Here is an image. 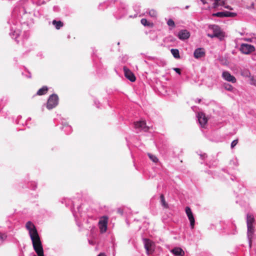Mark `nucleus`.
I'll return each mask as SVG.
<instances>
[{"label": "nucleus", "mask_w": 256, "mask_h": 256, "mask_svg": "<svg viewBox=\"0 0 256 256\" xmlns=\"http://www.w3.org/2000/svg\"><path fill=\"white\" fill-rule=\"evenodd\" d=\"M200 102H201V100L200 99H196V102H198V103H200Z\"/></svg>", "instance_id": "nucleus-37"}, {"label": "nucleus", "mask_w": 256, "mask_h": 256, "mask_svg": "<svg viewBox=\"0 0 256 256\" xmlns=\"http://www.w3.org/2000/svg\"><path fill=\"white\" fill-rule=\"evenodd\" d=\"M188 8V6H186V8Z\"/></svg>", "instance_id": "nucleus-39"}, {"label": "nucleus", "mask_w": 256, "mask_h": 256, "mask_svg": "<svg viewBox=\"0 0 256 256\" xmlns=\"http://www.w3.org/2000/svg\"><path fill=\"white\" fill-rule=\"evenodd\" d=\"M194 57L196 58H199L204 56L205 51L202 48H198L195 50L194 52Z\"/></svg>", "instance_id": "nucleus-12"}, {"label": "nucleus", "mask_w": 256, "mask_h": 256, "mask_svg": "<svg viewBox=\"0 0 256 256\" xmlns=\"http://www.w3.org/2000/svg\"><path fill=\"white\" fill-rule=\"evenodd\" d=\"M141 24L144 26H150L151 24L148 22L146 19L142 18L140 20Z\"/></svg>", "instance_id": "nucleus-25"}, {"label": "nucleus", "mask_w": 256, "mask_h": 256, "mask_svg": "<svg viewBox=\"0 0 256 256\" xmlns=\"http://www.w3.org/2000/svg\"><path fill=\"white\" fill-rule=\"evenodd\" d=\"M186 213L190 222V226L192 228H194L195 220L190 208L188 206L186 208Z\"/></svg>", "instance_id": "nucleus-8"}, {"label": "nucleus", "mask_w": 256, "mask_h": 256, "mask_svg": "<svg viewBox=\"0 0 256 256\" xmlns=\"http://www.w3.org/2000/svg\"><path fill=\"white\" fill-rule=\"evenodd\" d=\"M52 24L57 30L60 29L63 26V23L61 21L54 20L52 22Z\"/></svg>", "instance_id": "nucleus-17"}, {"label": "nucleus", "mask_w": 256, "mask_h": 256, "mask_svg": "<svg viewBox=\"0 0 256 256\" xmlns=\"http://www.w3.org/2000/svg\"><path fill=\"white\" fill-rule=\"evenodd\" d=\"M170 52L174 58H180L179 51L178 49L172 48L170 50Z\"/></svg>", "instance_id": "nucleus-19"}, {"label": "nucleus", "mask_w": 256, "mask_h": 256, "mask_svg": "<svg viewBox=\"0 0 256 256\" xmlns=\"http://www.w3.org/2000/svg\"><path fill=\"white\" fill-rule=\"evenodd\" d=\"M26 228L28 230L34 249L38 256H44L42 244L35 226L30 221H28L26 223Z\"/></svg>", "instance_id": "nucleus-1"}, {"label": "nucleus", "mask_w": 256, "mask_h": 256, "mask_svg": "<svg viewBox=\"0 0 256 256\" xmlns=\"http://www.w3.org/2000/svg\"><path fill=\"white\" fill-rule=\"evenodd\" d=\"M167 24L168 26H170L174 27V22L173 20L170 19L167 22Z\"/></svg>", "instance_id": "nucleus-29"}, {"label": "nucleus", "mask_w": 256, "mask_h": 256, "mask_svg": "<svg viewBox=\"0 0 256 256\" xmlns=\"http://www.w3.org/2000/svg\"><path fill=\"white\" fill-rule=\"evenodd\" d=\"M98 256H106L104 253H100Z\"/></svg>", "instance_id": "nucleus-36"}, {"label": "nucleus", "mask_w": 256, "mask_h": 256, "mask_svg": "<svg viewBox=\"0 0 256 256\" xmlns=\"http://www.w3.org/2000/svg\"><path fill=\"white\" fill-rule=\"evenodd\" d=\"M148 14L151 17L154 18H156L157 16L156 12L154 10H149Z\"/></svg>", "instance_id": "nucleus-27"}, {"label": "nucleus", "mask_w": 256, "mask_h": 256, "mask_svg": "<svg viewBox=\"0 0 256 256\" xmlns=\"http://www.w3.org/2000/svg\"><path fill=\"white\" fill-rule=\"evenodd\" d=\"M206 157V154H201L200 155V158H202V159H204Z\"/></svg>", "instance_id": "nucleus-35"}, {"label": "nucleus", "mask_w": 256, "mask_h": 256, "mask_svg": "<svg viewBox=\"0 0 256 256\" xmlns=\"http://www.w3.org/2000/svg\"><path fill=\"white\" fill-rule=\"evenodd\" d=\"M208 28L212 32V33L208 34V36L211 38H218L220 40H222L224 38V34L218 26L215 24L210 25Z\"/></svg>", "instance_id": "nucleus-2"}, {"label": "nucleus", "mask_w": 256, "mask_h": 256, "mask_svg": "<svg viewBox=\"0 0 256 256\" xmlns=\"http://www.w3.org/2000/svg\"><path fill=\"white\" fill-rule=\"evenodd\" d=\"M224 8H227L228 10H233V8H232L230 6H228V5H227V4H226L224 6Z\"/></svg>", "instance_id": "nucleus-33"}, {"label": "nucleus", "mask_w": 256, "mask_h": 256, "mask_svg": "<svg viewBox=\"0 0 256 256\" xmlns=\"http://www.w3.org/2000/svg\"><path fill=\"white\" fill-rule=\"evenodd\" d=\"M224 88L230 92H232L234 90V87L230 84H224Z\"/></svg>", "instance_id": "nucleus-23"}, {"label": "nucleus", "mask_w": 256, "mask_h": 256, "mask_svg": "<svg viewBox=\"0 0 256 256\" xmlns=\"http://www.w3.org/2000/svg\"><path fill=\"white\" fill-rule=\"evenodd\" d=\"M6 233L2 232H0V245L4 243V242L6 240Z\"/></svg>", "instance_id": "nucleus-20"}, {"label": "nucleus", "mask_w": 256, "mask_h": 256, "mask_svg": "<svg viewBox=\"0 0 256 256\" xmlns=\"http://www.w3.org/2000/svg\"><path fill=\"white\" fill-rule=\"evenodd\" d=\"M58 96L56 94H52L50 96L48 100L46 108L48 110H51L58 105Z\"/></svg>", "instance_id": "nucleus-3"}, {"label": "nucleus", "mask_w": 256, "mask_h": 256, "mask_svg": "<svg viewBox=\"0 0 256 256\" xmlns=\"http://www.w3.org/2000/svg\"><path fill=\"white\" fill-rule=\"evenodd\" d=\"M197 117L200 126L202 128L204 127L208 122V119L204 114L202 112H199L198 114Z\"/></svg>", "instance_id": "nucleus-11"}, {"label": "nucleus", "mask_w": 256, "mask_h": 256, "mask_svg": "<svg viewBox=\"0 0 256 256\" xmlns=\"http://www.w3.org/2000/svg\"><path fill=\"white\" fill-rule=\"evenodd\" d=\"M34 256H36V255H34Z\"/></svg>", "instance_id": "nucleus-40"}, {"label": "nucleus", "mask_w": 256, "mask_h": 256, "mask_svg": "<svg viewBox=\"0 0 256 256\" xmlns=\"http://www.w3.org/2000/svg\"><path fill=\"white\" fill-rule=\"evenodd\" d=\"M247 228H248L247 237L248 240V243H249L250 246L251 247L254 229L253 226H247Z\"/></svg>", "instance_id": "nucleus-14"}, {"label": "nucleus", "mask_w": 256, "mask_h": 256, "mask_svg": "<svg viewBox=\"0 0 256 256\" xmlns=\"http://www.w3.org/2000/svg\"><path fill=\"white\" fill-rule=\"evenodd\" d=\"M144 246L148 254H152L154 250V244L152 240L147 238L143 239Z\"/></svg>", "instance_id": "nucleus-4"}, {"label": "nucleus", "mask_w": 256, "mask_h": 256, "mask_svg": "<svg viewBox=\"0 0 256 256\" xmlns=\"http://www.w3.org/2000/svg\"><path fill=\"white\" fill-rule=\"evenodd\" d=\"M160 202H161V204L165 208H168V204L165 201V200H164V196L163 194H161L160 196Z\"/></svg>", "instance_id": "nucleus-22"}, {"label": "nucleus", "mask_w": 256, "mask_h": 256, "mask_svg": "<svg viewBox=\"0 0 256 256\" xmlns=\"http://www.w3.org/2000/svg\"><path fill=\"white\" fill-rule=\"evenodd\" d=\"M148 156L149 157V158L154 162L156 163L158 162V158H156V156L153 155V154H148Z\"/></svg>", "instance_id": "nucleus-24"}, {"label": "nucleus", "mask_w": 256, "mask_h": 256, "mask_svg": "<svg viewBox=\"0 0 256 256\" xmlns=\"http://www.w3.org/2000/svg\"><path fill=\"white\" fill-rule=\"evenodd\" d=\"M20 34V32L19 30H14V33L12 34V38H14L17 41V38L19 36Z\"/></svg>", "instance_id": "nucleus-28"}, {"label": "nucleus", "mask_w": 256, "mask_h": 256, "mask_svg": "<svg viewBox=\"0 0 256 256\" xmlns=\"http://www.w3.org/2000/svg\"><path fill=\"white\" fill-rule=\"evenodd\" d=\"M173 70L178 74H180V70L179 68H174Z\"/></svg>", "instance_id": "nucleus-32"}, {"label": "nucleus", "mask_w": 256, "mask_h": 256, "mask_svg": "<svg viewBox=\"0 0 256 256\" xmlns=\"http://www.w3.org/2000/svg\"><path fill=\"white\" fill-rule=\"evenodd\" d=\"M171 252L175 256H182L184 254V251L180 248H175L171 250Z\"/></svg>", "instance_id": "nucleus-15"}, {"label": "nucleus", "mask_w": 256, "mask_h": 256, "mask_svg": "<svg viewBox=\"0 0 256 256\" xmlns=\"http://www.w3.org/2000/svg\"><path fill=\"white\" fill-rule=\"evenodd\" d=\"M222 76L224 80L227 82L232 83H236V78L232 76L228 71H224L222 73Z\"/></svg>", "instance_id": "nucleus-7"}, {"label": "nucleus", "mask_w": 256, "mask_h": 256, "mask_svg": "<svg viewBox=\"0 0 256 256\" xmlns=\"http://www.w3.org/2000/svg\"><path fill=\"white\" fill-rule=\"evenodd\" d=\"M226 4V1L225 0H220L219 1V5L220 6H222L224 7Z\"/></svg>", "instance_id": "nucleus-31"}, {"label": "nucleus", "mask_w": 256, "mask_h": 256, "mask_svg": "<svg viewBox=\"0 0 256 256\" xmlns=\"http://www.w3.org/2000/svg\"><path fill=\"white\" fill-rule=\"evenodd\" d=\"M134 128L138 130H144V132H146L149 128L148 126H146V122L143 120L134 122Z\"/></svg>", "instance_id": "nucleus-9"}, {"label": "nucleus", "mask_w": 256, "mask_h": 256, "mask_svg": "<svg viewBox=\"0 0 256 256\" xmlns=\"http://www.w3.org/2000/svg\"><path fill=\"white\" fill-rule=\"evenodd\" d=\"M123 69H124V76L128 80H129L130 82H134L136 80V77H135L134 74L132 72L130 71L126 66H124Z\"/></svg>", "instance_id": "nucleus-10"}, {"label": "nucleus", "mask_w": 256, "mask_h": 256, "mask_svg": "<svg viewBox=\"0 0 256 256\" xmlns=\"http://www.w3.org/2000/svg\"><path fill=\"white\" fill-rule=\"evenodd\" d=\"M48 90V87L46 86H44L37 92L36 94L40 96L43 95L47 92Z\"/></svg>", "instance_id": "nucleus-18"}, {"label": "nucleus", "mask_w": 256, "mask_h": 256, "mask_svg": "<svg viewBox=\"0 0 256 256\" xmlns=\"http://www.w3.org/2000/svg\"><path fill=\"white\" fill-rule=\"evenodd\" d=\"M212 16H216L219 18H224V12H218L216 13L212 14Z\"/></svg>", "instance_id": "nucleus-26"}, {"label": "nucleus", "mask_w": 256, "mask_h": 256, "mask_svg": "<svg viewBox=\"0 0 256 256\" xmlns=\"http://www.w3.org/2000/svg\"><path fill=\"white\" fill-rule=\"evenodd\" d=\"M220 6L219 5V2H215L214 4V8H216L218 6Z\"/></svg>", "instance_id": "nucleus-34"}, {"label": "nucleus", "mask_w": 256, "mask_h": 256, "mask_svg": "<svg viewBox=\"0 0 256 256\" xmlns=\"http://www.w3.org/2000/svg\"><path fill=\"white\" fill-rule=\"evenodd\" d=\"M190 36L189 32L186 30H181L178 33V38L182 40L188 39Z\"/></svg>", "instance_id": "nucleus-13"}, {"label": "nucleus", "mask_w": 256, "mask_h": 256, "mask_svg": "<svg viewBox=\"0 0 256 256\" xmlns=\"http://www.w3.org/2000/svg\"><path fill=\"white\" fill-rule=\"evenodd\" d=\"M254 221V216L251 214H248L246 216V225L247 226H253V223Z\"/></svg>", "instance_id": "nucleus-16"}, {"label": "nucleus", "mask_w": 256, "mask_h": 256, "mask_svg": "<svg viewBox=\"0 0 256 256\" xmlns=\"http://www.w3.org/2000/svg\"><path fill=\"white\" fill-rule=\"evenodd\" d=\"M215 0V2H219V1H220V0Z\"/></svg>", "instance_id": "nucleus-38"}, {"label": "nucleus", "mask_w": 256, "mask_h": 256, "mask_svg": "<svg viewBox=\"0 0 256 256\" xmlns=\"http://www.w3.org/2000/svg\"><path fill=\"white\" fill-rule=\"evenodd\" d=\"M240 50L244 54H249L254 51L255 48L251 44H242L240 45Z\"/></svg>", "instance_id": "nucleus-6"}, {"label": "nucleus", "mask_w": 256, "mask_h": 256, "mask_svg": "<svg viewBox=\"0 0 256 256\" xmlns=\"http://www.w3.org/2000/svg\"><path fill=\"white\" fill-rule=\"evenodd\" d=\"M108 218L103 216L100 218L98 222V227L102 233L105 232L107 230Z\"/></svg>", "instance_id": "nucleus-5"}, {"label": "nucleus", "mask_w": 256, "mask_h": 256, "mask_svg": "<svg viewBox=\"0 0 256 256\" xmlns=\"http://www.w3.org/2000/svg\"><path fill=\"white\" fill-rule=\"evenodd\" d=\"M224 12V17H230L233 18L236 16L237 14L236 12H230L225 11Z\"/></svg>", "instance_id": "nucleus-21"}, {"label": "nucleus", "mask_w": 256, "mask_h": 256, "mask_svg": "<svg viewBox=\"0 0 256 256\" xmlns=\"http://www.w3.org/2000/svg\"><path fill=\"white\" fill-rule=\"evenodd\" d=\"M238 140H234L231 143V148H234L238 144Z\"/></svg>", "instance_id": "nucleus-30"}]
</instances>
